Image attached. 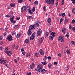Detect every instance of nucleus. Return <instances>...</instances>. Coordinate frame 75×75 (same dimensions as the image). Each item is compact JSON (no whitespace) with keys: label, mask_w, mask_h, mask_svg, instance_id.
Instances as JSON below:
<instances>
[{"label":"nucleus","mask_w":75,"mask_h":75,"mask_svg":"<svg viewBox=\"0 0 75 75\" xmlns=\"http://www.w3.org/2000/svg\"><path fill=\"white\" fill-rule=\"evenodd\" d=\"M40 53L41 55H44V51L42 50V49H40Z\"/></svg>","instance_id":"obj_10"},{"label":"nucleus","mask_w":75,"mask_h":75,"mask_svg":"<svg viewBox=\"0 0 75 75\" xmlns=\"http://www.w3.org/2000/svg\"><path fill=\"white\" fill-rule=\"evenodd\" d=\"M23 0H18V2L19 3H23Z\"/></svg>","instance_id":"obj_31"},{"label":"nucleus","mask_w":75,"mask_h":75,"mask_svg":"<svg viewBox=\"0 0 75 75\" xmlns=\"http://www.w3.org/2000/svg\"><path fill=\"white\" fill-rule=\"evenodd\" d=\"M65 39H64V37L63 36H60L58 38V40L59 41H60V42H64V40Z\"/></svg>","instance_id":"obj_3"},{"label":"nucleus","mask_w":75,"mask_h":75,"mask_svg":"<svg viewBox=\"0 0 75 75\" xmlns=\"http://www.w3.org/2000/svg\"><path fill=\"white\" fill-rule=\"evenodd\" d=\"M48 34H49L48 32L46 33V37H48Z\"/></svg>","instance_id":"obj_46"},{"label":"nucleus","mask_w":75,"mask_h":75,"mask_svg":"<svg viewBox=\"0 0 75 75\" xmlns=\"http://www.w3.org/2000/svg\"><path fill=\"white\" fill-rule=\"evenodd\" d=\"M49 40H52L54 39V37H53L52 36H50L49 37Z\"/></svg>","instance_id":"obj_23"},{"label":"nucleus","mask_w":75,"mask_h":75,"mask_svg":"<svg viewBox=\"0 0 75 75\" xmlns=\"http://www.w3.org/2000/svg\"><path fill=\"white\" fill-rule=\"evenodd\" d=\"M51 35L53 37H55V32H52L51 33Z\"/></svg>","instance_id":"obj_17"},{"label":"nucleus","mask_w":75,"mask_h":75,"mask_svg":"<svg viewBox=\"0 0 75 75\" xmlns=\"http://www.w3.org/2000/svg\"><path fill=\"white\" fill-rule=\"evenodd\" d=\"M34 38V36H31L30 37V41H32V40H33Z\"/></svg>","instance_id":"obj_25"},{"label":"nucleus","mask_w":75,"mask_h":75,"mask_svg":"<svg viewBox=\"0 0 75 75\" xmlns=\"http://www.w3.org/2000/svg\"><path fill=\"white\" fill-rule=\"evenodd\" d=\"M27 75H31V72H30V73L28 72L27 73Z\"/></svg>","instance_id":"obj_45"},{"label":"nucleus","mask_w":75,"mask_h":75,"mask_svg":"<svg viewBox=\"0 0 75 75\" xmlns=\"http://www.w3.org/2000/svg\"><path fill=\"white\" fill-rule=\"evenodd\" d=\"M71 1H72V3H73V4H75V0H71Z\"/></svg>","instance_id":"obj_33"},{"label":"nucleus","mask_w":75,"mask_h":75,"mask_svg":"<svg viewBox=\"0 0 75 75\" xmlns=\"http://www.w3.org/2000/svg\"><path fill=\"white\" fill-rule=\"evenodd\" d=\"M14 16H12V18H10V20H14Z\"/></svg>","instance_id":"obj_35"},{"label":"nucleus","mask_w":75,"mask_h":75,"mask_svg":"<svg viewBox=\"0 0 75 75\" xmlns=\"http://www.w3.org/2000/svg\"><path fill=\"white\" fill-rule=\"evenodd\" d=\"M45 8H46L45 6H44L43 8V9L44 11H46V9H45Z\"/></svg>","instance_id":"obj_44"},{"label":"nucleus","mask_w":75,"mask_h":75,"mask_svg":"<svg viewBox=\"0 0 75 75\" xmlns=\"http://www.w3.org/2000/svg\"><path fill=\"white\" fill-rule=\"evenodd\" d=\"M21 34L20 33L17 34L16 35V38H19L21 37Z\"/></svg>","instance_id":"obj_14"},{"label":"nucleus","mask_w":75,"mask_h":75,"mask_svg":"<svg viewBox=\"0 0 75 75\" xmlns=\"http://www.w3.org/2000/svg\"><path fill=\"white\" fill-rule=\"evenodd\" d=\"M33 33L31 32V30L29 29L27 33L28 35H31Z\"/></svg>","instance_id":"obj_9"},{"label":"nucleus","mask_w":75,"mask_h":75,"mask_svg":"<svg viewBox=\"0 0 75 75\" xmlns=\"http://www.w3.org/2000/svg\"><path fill=\"white\" fill-rule=\"evenodd\" d=\"M10 20L11 23H12V24H16V21L14 19H11Z\"/></svg>","instance_id":"obj_11"},{"label":"nucleus","mask_w":75,"mask_h":75,"mask_svg":"<svg viewBox=\"0 0 75 75\" xmlns=\"http://www.w3.org/2000/svg\"><path fill=\"white\" fill-rule=\"evenodd\" d=\"M30 41V39H26L24 41L25 43H28Z\"/></svg>","instance_id":"obj_15"},{"label":"nucleus","mask_w":75,"mask_h":75,"mask_svg":"<svg viewBox=\"0 0 75 75\" xmlns=\"http://www.w3.org/2000/svg\"><path fill=\"white\" fill-rule=\"evenodd\" d=\"M72 30H73V31L74 32H75V27H73Z\"/></svg>","instance_id":"obj_51"},{"label":"nucleus","mask_w":75,"mask_h":75,"mask_svg":"<svg viewBox=\"0 0 75 75\" xmlns=\"http://www.w3.org/2000/svg\"><path fill=\"white\" fill-rule=\"evenodd\" d=\"M27 8H30V6H27Z\"/></svg>","instance_id":"obj_64"},{"label":"nucleus","mask_w":75,"mask_h":75,"mask_svg":"<svg viewBox=\"0 0 75 75\" xmlns=\"http://www.w3.org/2000/svg\"><path fill=\"white\" fill-rule=\"evenodd\" d=\"M35 25L37 27H39V24L38 23H36L35 24Z\"/></svg>","instance_id":"obj_42"},{"label":"nucleus","mask_w":75,"mask_h":75,"mask_svg":"<svg viewBox=\"0 0 75 75\" xmlns=\"http://www.w3.org/2000/svg\"><path fill=\"white\" fill-rule=\"evenodd\" d=\"M5 66H6V67H7V68H8V64H5Z\"/></svg>","instance_id":"obj_53"},{"label":"nucleus","mask_w":75,"mask_h":75,"mask_svg":"<svg viewBox=\"0 0 75 75\" xmlns=\"http://www.w3.org/2000/svg\"><path fill=\"white\" fill-rule=\"evenodd\" d=\"M24 51V47H22L21 49V51L22 52H23Z\"/></svg>","instance_id":"obj_49"},{"label":"nucleus","mask_w":75,"mask_h":75,"mask_svg":"<svg viewBox=\"0 0 75 75\" xmlns=\"http://www.w3.org/2000/svg\"><path fill=\"white\" fill-rule=\"evenodd\" d=\"M72 13L74 14H75V8H74L72 10Z\"/></svg>","instance_id":"obj_32"},{"label":"nucleus","mask_w":75,"mask_h":75,"mask_svg":"<svg viewBox=\"0 0 75 75\" xmlns=\"http://www.w3.org/2000/svg\"><path fill=\"white\" fill-rule=\"evenodd\" d=\"M8 51V47H7L6 48H5V50H4V51L5 52H7Z\"/></svg>","instance_id":"obj_19"},{"label":"nucleus","mask_w":75,"mask_h":75,"mask_svg":"<svg viewBox=\"0 0 75 75\" xmlns=\"http://www.w3.org/2000/svg\"><path fill=\"white\" fill-rule=\"evenodd\" d=\"M57 64H58V63H57V62H54V65H57Z\"/></svg>","instance_id":"obj_62"},{"label":"nucleus","mask_w":75,"mask_h":75,"mask_svg":"<svg viewBox=\"0 0 75 75\" xmlns=\"http://www.w3.org/2000/svg\"><path fill=\"white\" fill-rule=\"evenodd\" d=\"M6 62H7V61L3 60L2 59H1V58H0V62L2 64V63H3V64H5V63H6Z\"/></svg>","instance_id":"obj_8"},{"label":"nucleus","mask_w":75,"mask_h":75,"mask_svg":"<svg viewBox=\"0 0 75 75\" xmlns=\"http://www.w3.org/2000/svg\"><path fill=\"white\" fill-rule=\"evenodd\" d=\"M48 66L49 68H51V67H52V65H51V64L49 63V64H48Z\"/></svg>","instance_id":"obj_29"},{"label":"nucleus","mask_w":75,"mask_h":75,"mask_svg":"<svg viewBox=\"0 0 75 75\" xmlns=\"http://www.w3.org/2000/svg\"><path fill=\"white\" fill-rule=\"evenodd\" d=\"M26 11V6H23L22 7L21 9V11L22 13H24Z\"/></svg>","instance_id":"obj_7"},{"label":"nucleus","mask_w":75,"mask_h":75,"mask_svg":"<svg viewBox=\"0 0 75 75\" xmlns=\"http://www.w3.org/2000/svg\"><path fill=\"white\" fill-rule=\"evenodd\" d=\"M65 13H63L62 14V17H64L65 16Z\"/></svg>","instance_id":"obj_52"},{"label":"nucleus","mask_w":75,"mask_h":75,"mask_svg":"<svg viewBox=\"0 0 75 75\" xmlns=\"http://www.w3.org/2000/svg\"><path fill=\"white\" fill-rule=\"evenodd\" d=\"M30 54L29 53H27V54H26V56L27 57H30Z\"/></svg>","instance_id":"obj_38"},{"label":"nucleus","mask_w":75,"mask_h":75,"mask_svg":"<svg viewBox=\"0 0 75 75\" xmlns=\"http://www.w3.org/2000/svg\"><path fill=\"white\" fill-rule=\"evenodd\" d=\"M11 51H9L7 52V54L9 56H10L11 55Z\"/></svg>","instance_id":"obj_18"},{"label":"nucleus","mask_w":75,"mask_h":75,"mask_svg":"<svg viewBox=\"0 0 75 75\" xmlns=\"http://www.w3.org/2000/svg\"><path fill=\"white\" fill-rule=\"evenodd\" d=\"M69 34L68 33H67L66 35V36L67 38H68L69 37Z\"/></svg>","instance_id":"obj_36"},{"label":"nucleus","mask_w":75,"mask_h":75,"mask_svg":"<svg viewBox=\"0 0 75 75\" xmlns=\"http://www.w3.org/2000/svg\"><path fill=\"white\" fill-rule=\"evenodd\" d=\"M35 28V26L34 25H30L29 28V30H34Z\"/></svg>","instance_id":"obj_4"},{"label":"nucleus","mask_w":75,"mask_h":75,"mask_svg":"<svg viewBox=\"0 0 75 75\" xmlns=\"http://www.w3.org/2000/svg\"><path fill=\"white\" fill-rule=\"evenodd\" d=\"M67 54H70V52H71L70 51V50L69 49H68L67 50Z\"/></svg>","instance_id":"obj_24"},{"label":"nucleus","mask_w":75,"mask_h":75,"mask_svg":"<svg viewBox=\"0 0 75 75\" xmlns=\"http://www.w3.org/2000/svg\"><path fill=\"white\" fill-rule=\"evenodd\" d=\"M63 20V19L62 18H61V19L60 20V23H61L62 21Z\"/></svg>","instance_id":"obj_55"},{"label":"nucleus","mask_w":75,"mask_h":75,"mask_svg":"<svg viewBox=\"0 0 75 75\" xmlns=\"http://www.w3.org/2000/svg\"><path fill=\"white\" fill-rule=\"evenodd\" d=\"M18 25H16L15 28H18Z\"/></svg>","instance_id":"obj_57"},{"label":"nucleus","mask_w":75,"mask_h":75,"mask_svg":"<svg viewBox=\"0 0 75 75\" xmlns=\"http://www.w3.org/2000/svg\"><path fill=\"white\" fill-rule=\"evenodd\" d=\"M31 18V16H28V18L30 19V18Z\"/></svg>","instance_id":"obj_56"},{"label":"nucleus","mask_w":75,"mask_h":75,"mask_svg":"<svg viewBox=\"0 0 75 75\" xmlns=\"http://www.w3.org/2000/svg\"><path fill=\"white\" fill-rule=\"evenodd\" d=\"M18 45H17L16 47V49L17 50L18 49Z\"/></svg>","instance_id":"obj_61"},{"label":"nucleus","mask_w":75,"mask_h":75,"mask_svg":"<svg viewBox=\"0 0 75 75\" xmlns=\"http://www.w3.org/2000/svg\"><path fill=\"white\" fill-rule=\"evenodd\" d=\"M62 2L61 5H62V6H63V5H64V0H62Z\"/></svg>","instance_id":"obj_39"},{"label":"nucleus","mask_w":75,"mask_h":75,"mask_svg":"<svg viewBox=\"0 0 75 75\" xmlns=\"http://www.w3.org/2000/svg\"><path fill=\"white\" fill-rule=\"evenodd\" d=\"M69 28H70V29H71L72 28V27H71V25H69Z\"/></svg>","instance_id":"obj_58"},{"label":"nucleus","mask_w":75,"mask_h":75,"mask_svg":"<svg viewBox=\"0 0 75 75\" xmlns=\"http://www.w3.org/2000/svg\"><path fill=\"white\" fill-rule=\"evenodd\" d=\"M54 0H46V3L47 4H51L52 6H53L54 4Z\"/></svg>","instance_id":"obj_2"},{"label":"nucleus","mask_w":75,"mask_h":75,"mask_svg":"<svg viewBox=\"0 0 75 75\" xmlns=\"http://www.w3.org/2000/svg\"><path fill=\"white\" fill-rule=\"evenodd\" d=\"M47 59H51V57L50 56H48L47 57Z\"/></svg>","instance_id":"obj_48"},{"label":"nucleus","mask_w":75,"mask_h":75,"mask_svg":"<svg viewBox=\"0 0 75 75\" xmlns=\"http://www.w3.org/2000/svg\"><path fill=\"white\" fill-rule=\"evenodd\" d=\"M43 40L44 37H42L39 40V42L40 43H42V42L43 41Z\"/></svg>","instance_id":"obj_12"},{"label":"nucleus","mask_w":75,"mask_h":75,"mask_svg":"<svg viewBox=\"0 0 75 75\" xmlns=\"http://www.w3.org/2000/svg\"><path fill=\"white\" fill-rule=\"evenodd\" d=\"M10 6L11 7H14L15 6V4H10Z\"/></svg>","instance_id":"obj_27"},{"label":"nucleus","mask_w":75,"mask_h":75,"mask_svg":"<svg viewBox=\"0 0 75 75\" xmlns=\"http://www.w3.org/2000/svg\"><path fill=\"white\" fill-rule=\"evenodd\" d=\"M20 18V17H17L16 18V20H19Z\"/></svg>","instance_id":"obj_43"},{"label":"nucleus","mask_w":75,"mask_h":75,"mask_svg":"<svg viewBox=\"0 0 75 75\" xmlns=\"http://www.w3.org/2000/svg\"><path fill=\"white\" fill-rule=\"evenodd\" d=\"M69 67H68V66H67L66 67V69L68 70V69H69Z\"/></svg>","instance_id":"obj_54"},{"label":"nucleus","mask_w":75,"mask_h":75,"mask_svg":"<svg viewBox=\"0 0 75 75\" xmlns=\"http://www.w3.org/2000/svg\"><path fill=\"white\" fill-rule=\"evenodd\" d=\"M41 64H42L43 65H47V63L45 62H42Z\"/></svg>","instance_id":"obj_34"},{"label":"nucleus","mask_w":75,"mask_h":75,"mask_svg":"<svg viewBox=\"0 0 75 75\" xmlns=\"http://www.w3.org/2000/svg\"><path fill=\"white\" fill-rule=\"evenodd\" d=\"M28 13H29L30 14H32L33 13H32V12L31 11V10L29 9H28Z\"/></svg>","instance_id":"obj_21"},{"label":"nucleus","mask_w":75,"mask_h":75,"mask_svg":"<svg viewBox=\"0 0 75 75\" xmlns=\"http://www.w3.org/2000/svg\"><path fill=\"white\" fill-rule=\"evenodd\" d=\"M7 39L8 41H11L13 40V36L11 35H9L7 36Z\"/></svg>","instance_id":"obj_5"},{"label":"nucleus","mask_w":75,"mask_h":75,"mask_svg":"<svg viewBox=\"0 0 75 75\" xmlns=\"http://www.w3.org/2000/svg\"><path fill=\"white\" fill-rule=\"evenodd\" d=\"M4 36H6L7 35V33H4Z\"/></svg>","instance_id":"obj_60"},{"label":"nucleus","mask_w":75,"mask_h":75,"mask_svg":"<svg viewBox=\"0 0 75 75\" xmlns=\"http://www.w3.org/2000/svg\"><path fill=\"white\" fill-rule=\"evenodd\" d=\"M30 68L31 69H33L34 68V63H33L31 64L30 66Z\"/></svg>","instance_id":"obj_16"},{"label":"nucleus","mask_w":75,"mask_h":75,"mask_svg":"<svg viewBox=\"0 0 75 75\" xmlns=\"http://www.w3.org/2000/svg\"><path fill=\"white\" fill-rule=\"evenodd\" d=\"M35 35V33H34L32 35H31V36H32L33 37H34V35Z\"/></svg>","instance_id":"obj_47"},{"label":"nucleus","mask_w":75,"mask_h":75,"mask_svg":"<svg viewBox=\"0 0 75 75\" xmlns=\"http://www.w3.org/2000/svg\"><path fill=\"white\" fill-rule=\"evenodd\" d=\"M43 60L45 62H46V61H47V56H45L44 57Z\"/></svg>","instance_id":"obj_20"},{"label":"nucleus","mask_w":75,"mask_h":75,"mask_svg":"<svg viewBox=\"0 0 75 75\" xmlns=\"http://www.w3.org/2000/svg\"><path fill=\"white\" fill-rule=\"evenodd\" d=\"M62 31L63 34H65V33L67 32V30H66V29L65 28H63L62 29Z\"/></svg>","instance_id":"obj_13"},{"label":"nucleus","mask_w":75,"mask_h":75,"mask_svg":"<svg viewBox=\"0 0 75 75\" xmlns=\"http://www.w3.org/2000/svg\"><path fill=\"white\" fill-rule=\"evenodd\" d=\"M34 4L36 5H38V1H35Z\"/></svg>","instance_id":"obj_26"},{"label":"nucleus","mask_w":75,"mask_h":75,"mask_svg":"<svg viewBox=\"0 0 75 75\" xmlns=\"http://www.w3.org/2000/svg\"><path fill=\"white\" fill-rule=\"evenodd\" d=\"M11 16V15H6L5 16V17H10Z\"/></svg>","instance_id":"obj_40"},{"label":"nucleus","mask_w":75,"mask_h":75,"mask_svg":"<svg viewBox=\"0 0 75 75\" xmlns=\"http://www.w3.org/2000/svg\"><path fill=\"white\" fill-rule=\"evenodd\" d=\"M65 20L66 21H67V22H68V21H69V18H65Z\"/></svg>","instance_id":"obj_28"},{"label":"nucleus","mask_w":75,"mask_h":75,"mask_svg":"<svg viewBox=\"0 0 75 75\" xmlns=\"http://www.w3.org/2000/svg\"><path fill=\"white\" fill-rule=\"evenodd\" d=\"M43 69L42 66L41 64H39L37 67V71L38 72H42V74H44L46 72V70Z\"/></svg>","instance_id":"obj_1"},{"label":"nucleus","mask_w":75,"mask_h":75,"mask_svg":"<svg viewBox=\"0 0 75 75\" xmlns=\"http://www.w3.org/2000/svg\"><path fill=\"white\" fill-rule=\"evenodd\" d=\"M22 54H23V55H25V52H23Z\"/></svg>","instance_id":"obj_59"},{"label":"nucleus","mask_w":75,"mask_h":75,"mask_svg":"<svg viewBox=\"0 0 75 75\" xmlns=\"http://www.w3.org/2000/svg\"><path fill=\"white\" fill-rule=\"evenodd\" d=\"M75 20L74 19H73L72 20V24H75Z\"/></svg>","instance_id":"obj_41"},{"label":"nucleus","mask_w":75,"mask_h":75,"mask_svg":"<svg viewBox=\"0 0 75 75\" xmlns=\"http://www.w3.org/2000/svg\"><path fill=\"white\" fill-rule=\"evenodd\" d=\"M35 8L34 7H33V8L32 10V11L33 12H34V11H35Z\"/></svg>","instance_id":"obj_37"},{"label":"nucleus","mask_w":75,"mask_h":75,"mask_svg":"<svg viewBox=\"0 0 75 75\" xmlns=\"http://www.w3.org/2000/svg\"><path fill=\"white\" fill-rule=\"evenodd\" d=\"M42 34V30L41 29H40L37 31V35L40 36Z\"/></svg>","instance_id":"obj_6"},{"label":"nucleus","mask_w":75,"mask_h":75,"mask_svg":"<svg viewBox=\"0 0 75 75\" xmlns=\"http://www.w3.org/2000/svg\"><path fill=\"white\" fill-rule=\"evenodd\" d=\"M12 75H16V72H15V70L14 69H13Z\"/></svg>","instance_id":"obj_30"},{"label":"nucleus","mask_w":75,"mask_h":75,"mask_svg":"<svg viewBox=\"0 0 75 75\" xmlns=\"http://www.w3.org/2000/svg\"><path fill=\"white\" fill-rule=\"evenodd\" d=\"M3 44V42H0V45H1Z\"/></svg>","instance_id":"obj_63"},{"label":"nucleus","mask_w":75,"mask_h":75,"mask_svg":"<svg viewBox=\"0 0 75 75\" xmlns=\"http://www.w3.org/2000/svg\"><path fill=\"white\" fill-rule=\"evenodd\" d=\"M71 43H72V44H73V45H74L75 44V42H74V41H72L71 42Z\"/></svg>","instance_id":"obj_50"},{"label":"nucleus","mask_w":75,"mask_h":75,"mask_svg":"<svg viewBox=\"0 0 75 75\" xmlns=\"http://www.w3.org/2000/svg\"><path fill=\"white\" fill-rule=\"evenodd\" d=\"M51 18H49L47 19V22L48 23H51Z\"/></svg>","instance_id":"obj_22"}]
</instances>
